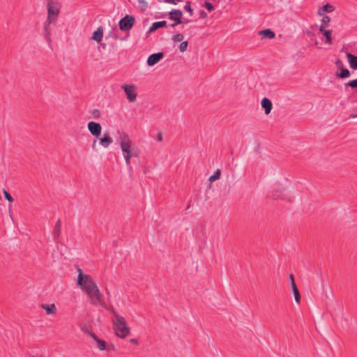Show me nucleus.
I'll list each match as a JSON object with an SVG mask.
<instances>
[{"label":"nucleus","mask_w":357,"mask_h":357,"mask_svg":"<svg viewBox=\"0 0 357 357\" xmlns=\"http://www.w3.org/2000/svg\"><path fill=\"white\" fill-rule=\"evenodd\" d=\"M77 285L88 296L90 303L93 305L105 307V303L101 298V293L93 280L88 274H84L80 268L78 269Z\"/></svg>","instance_id":"f257e3e1"},{"label":"nucleus","mask_w":357,"mask_h":357,"mask_svg":"<svg viewBox=\"0 0 357 357\" xmlns=\"http://www.w3.org/2000/svg\"><path fill=\"white\" fill-rule=\"evenodd\" d=\"M118 142L120 145L123 158L125 159L126 165L128 168L130 167V158L137 156V154L135 149L132 146V142L128 134L123 132H118Z\"/></svg>","instance_id":"f03ea898"},{"label":"nucleus","mask_w":357,"mask_h":357,"mask_svg":"<svg viewBox=\"0 0 357 357\" xmlns=\"http://www.w3.org/2000/svg\"><path fill=\"white\" fill-rule=\"evenodd\" d=\"M47 17L45 22V36L49 37L50 31L48 26L50 24L55 22L60 13V4L57 0H47Z\"/></svg>","instance_id":"7ed1b4c3"},{"label":"nucleus","mask_w":357,"mask_h":357,"mask_svg":"<svg viewBox=\"0 0 357 357\" xmlns=\"http://www.w3.org/2000/svg\"><path fill=\"white\" fill-rule=\"evenodd\" d=\"M112 314V323L116 335L121 338L126 337L130 333V328L126 324L123 317L119 315L113 308L110 310Z\"/></svg>","instance_id":"20e7f679"},{"label":"nucleus","mask_w":357,"mask_h":357,"mask_svg":"<svg viewBox=\"0 0 357 357\" xmlns=\"http://www.w3.org/2000/svg\"><path fill=\"white\" fill-rule=\"evenodd\" d=\"M121 87L124 91L126 98L130 102H133L136 100L137 93L136 86L134 84H123Z\"/></svg>","instance_id":"39448f33"},{"label":"nucleus","mask_w":357,"mask_h":357,"mask_svg":"<svg viewBox=\"0 0 357 357\" xmlns=\"http://www.w3.org/2000/svg\"><path fill=\"white\" fill-rule=\"evenodd\" d=\"M135 23V18L129 15H126L121 19L119 22V28L121 31H128L132 29Z\"/></svg>","instance_id":"423d86ee"},{"label":"nucleus","mask_w":357,"mask_h":357,"mask_svg":"<svg viewBox=\"0 0 357 357\" xmlns=\"http://www.w3.org/2000/svg\"><path fill=\"white\" fill-rule=\"evenodd\" d=\"M88 129L93 136H99L101 134L102 127L99 123L91 121L88 123Z\"/></svg>","instance_id":"0eeeda50"},{"label":"nucleus","mask_w":357,"mask_h":357,"mask_svg":"<svg viewBox=\"0 0 357 357\" xmlns=\"http://www.w3.org/2000/svg\"><path fill=\"white\" fill-rule=\"evenodd\" d=\"M290 283H291V287L294 296L295 301L297 303H300L301 302V294L298 291V289L297 288V286L296 284L294 275L292 274H290L289 275Z\"/></svg>","instance_id":"6e6552de"},{"label":"nucleus","mask_w":357,"mask_h":357,"mask_svg":"<svg viewBox=\"0 0 357 357\" xmlns=\"http://www.w3.org/2000/svg\"><path fill=\"white\" fill-rule=\"evenodd\" d=\"M164 56L162 52L155 53L151 54L147 59V64L149 66H153L158 63Z\"/></svg>","instance_id":"1a4fd4ad"},{"label":"nucleus","mask_w":357,"mask_h":357,"mask_svg":"<svg viewBox=\"0 0 357 357\" xmlns=\"http://www.w3.org/2000/svg\"><path fill=\"white\" fill-rule=\"evenodd\" d=\"M182 15L183 13L181 10L174 9L169 13V19L174 20L176 22V24H178L181 23Z\"/></svg>","instance_id":"9d476101"},{"label":"nucleus","mask_w":357,"mask_h":357,"mask_svg":"<svg viewBox=\"0 0 357 357\" xmlns=\"http://www.w3.org/2000/svg\"><path fill=\"white\" fill-rule=\"evenodd\" d=\"M89 336L96 342L98 348L100 351H104L107 349L105 341L98 338L94 333H89Z\"/></svg>","instance_id":"9b49d317"},{"label":"nucleus","mask_w":357,"mask_h":357,"mask_svg":"<svg viewBox=\"0 0 357 357\" xmlns=\"http://www.w3.org/2000/svg\"><path fill=\"white\" fill-rule=\"evenodd\" d=\"M272 102L267 98H264L261 100V107L264 109L266 114H269L272 109Z\"/></svg>","instance_id":"f8f14e48"},{"label":"nucleus","mask_w":357,"mask_h":357,"mask_svg":"<svg viewBox=\"0 0 357 357\" xmlns=\"http://www.w3.org/2000/svg\"><path fill=\"white\" fill-rule=\"evenodd\" d=\"M347 58L350 67L354 70H357V56L347 53Z\"/></svg>","instance_id":"ddd939ff"},{"label":"nucleus","mask_w":357,"mask_h":357,"mask_svg":"<svg viewBox=\"0 0 357 357\" xmlns=\"http://www.w3.org/2000/svg\"><path fill=\"white\" fill-rule=\"evenodd\" d=\"M333 7L328 3L319 8L317 15L319 16H324L325 13H330L333 12Z\"/></svg>","instance_id":"4468645a"},{"label":"nucleus","mask_w":357,"mask_h":357,"mask_svg":"<svg viewBox=\"0 0 357 357\" xmlns=\"http://www.w3.org/2000/svg\"><path fill=\"white\" fill-rule=\"evenodd\" d=\"M113 142L112 139L106 133L100 139V143L104 148H107Z\"/></svg>","instance_id":"2eb2a0df"},{"label":"nucleus","mask_w":357,"mask_h":357,"mask_svg":"<svg viewBox=\"0 0 357 357\" xmlns=\"http://www.w3.org/2000/svg\"><path fill=\"white\" fill-rule=\"evenodd\" d=\"M61 220L59 219L56 222V225L54 226V231H53V236H54L55 242H58L57 241L58 238L59 237V236L61 234Z\"/></svg>","instance_id":"dca6fc26"},{"label":"nucleus","mask_w":357,"mask_h":357,"mask_svg":"<svg viewBox=\"0 0 357 357\" xmlns=\"http://www.w3.org/2000/svg\"><path fill=\"white\" fill-rule=\"evenodd\" d=\"M41 307L45 310L47 314H55L56 311L55 304H42Z\"/></svg>","instance_id":"f3484780"},{"label":"nucleus","mask_w":357,"mask_h":357,"mask_svg":"<svg viewBox=\"0 0 357 357\" xmlns=\"http://www.w3.org/2000/svg\"><path fill=\"white\" fill-rule=\"evenodd\" d=\"M103 37V29L100 27L96 31H95L93 33L91 39L96 40L97 42H100Z\"/></svg>","instance_id":"a211bd4d"},{"label":"nucleus","mask_w":357,"mask_h":357,"mask_svg":"<svg viewBox=\"0 0 357 357\" xmlns=\"http://www.w3.org/2000/svg\"><path fill=\"white\" fill-rule=\"evenodd\" d=\"M165 25H166L165 21H159V22H153L151 24V26H150L148 32L152 33V32L156 31L158 29L165 26Z\"/></svg>","instance_id":"6ab92c4d"},{"label":"nucleus","mask_w":357,"mask_h":357,"mask_svg":"<svg viewBox=\"0 0 357 357\" xmlns=\"http://www.w3.org/2000/svg\"><path fill=\"white\" fill-rule=\"evenodd\" d=\"M339 70H340V72L336 73V76L337 77L344 79L349 77L351 75L350 71L347 68H345L344 67Z\"/></svg>","instance_id":"aec40b11"},{"label":"nucleus","mask_w":357,"mask_h":357,"mask_svg":"<svg viewBox=\"0 0 357 357\" xmlns=\"http://www.w3.org/2000/svg\"><path fill=\"white\" fill-rule=\"evenodd\" d=\"M325 37V43L327 44L332 43L331 31L324 29V31H319Z\"/></svg>","instance_id":"412c9836"},{"label":"nucleus","mask_w":357,"mask_h":357,"mask_svg":"<svg viewBox=\"0 0 357 357\" xmlns=\"http://www.w3.org/2000/svg\"><path fill=\"white\" fill-rule=\"evenodd\" d=\"M331 18L330 17L325 15L321 20V25L319 27V31H324L326 29L327 24L330 22Z\"/></svg>","instance_id":"4be33fe9"},{"label":"nucleus","mask_w":357,"mask_h":357,"mask_svg":"<svg viewBox=\"0 0 357 357\" xmlns=\"http://www.w3.org/2000/svg\"><path fill=\"white\" fill-rule=\"evenodd\" d=\"M259 34L265 38H268L270 39L273 38L275 36V33L269 29L261 31L259 32Z\"/></svg>","instance_id":"5701e85b"},{"label":"nucleus","mask_w":357,"mask_h":357,"mask_svg":"<svg viewBox=\"0 0 357 357\" xmlns=\"http://www.w3.org/2000/svg\"><path fill=\"white\" fill-rule=\"evenodd\" d=\"M349 86L352 89H354L356 90V91L357 92V79L351 80V81L347 82L344 84L345 90H347Z\"/></svg>","instance_id":"b1692460"},{"label":"nucleus","mask_w":357,"mask_h":357,"mask_svg":"<svg viewBox=\"0 0 357 357\" xmlns=\"http://www.w3.org/2000/svg\"><path fill=\"white\" fill-rule=\"evenodd\" d=\"M220 175H221L220 169H216V171L214 172V174L210 176L209 181L213 182V181L219 179L220 177Z\"/></svg>","instance_id":"393cba45"},{"label":"nucleus","mask_w":357,"mask_h":357,"mask_svg":"<svg viewBox=\"0 0 357 357\" xmlns=\"http://www.w3.org/2000/svg\"><path fill=\"white\" fill-rule=\"evenodd\" d=\"M138 6L142 11H144L148 8V3L146 0H138Z\"/></svg>","instance_id":"a878e982"},{"label":"nucleus","mask_w":357,"mask_h":357,"mask_svg":"<svg viewBox=\"0 0 357 357\" xmlns=\"http://www.w3.org/2000/svg\"><path fill=\"white\" fill-rule=\"evenodd\" d=\"M188 47V42L183 41L178 46V50L181 52H184L187 50Z\"/></svg>","instance_id":"bb28decb"},{"label":"nucleus","mask_w":357,"mask_h":357,"mask_svg":"<svg viewBox=\"0 0 357 357\" xmlns=\"http://www.w3.org/2000/svg\"><path fill=\"white\" fill-rule=\"evenodd\" d=\"M183 35L182 33H176V35H174L172 38V40L174 42H181L183 40Z\"/></svg>","instance_id":"cd10ccee"},{"label":"nucleus","mask_w":357,"mask_h":357,"mask_svg":"<svg viewBox=\"0 0 357 357\" xmlns=\"http://www.w3.org/2000/svg\"><path fill=\"white\" fill-rule=\"evenodd\" d=\"M3 194H4V196H5V198L10 202H14V199L13 197L8 192L7 190H3Z\"/></svg>","instance_id":"c85d7f7f"},{"label":"nucleus","mask_w":357,"mask_h":357,"mask_svg":"<svg viewBox=\"0 0 357 357\" xmlns=\"http://www.w3.org/2000/svg\"><path fill=\"white\" fill-rule=\"evenodd\" d=\"M184 10L190 13V15L192 16L193 14V10L190 7V5L189 3H187L185 6H184Z\"/></svg>","instance_id":"c756f323"},{"label":"nucleus","mask_w":357,"mask_h":357,"mask_svg":"<svg viewBox=\"0 0 357 357\" xmlns=\"http://www.w3.org/2000/svg\"><path fill=\"white\" fill-rule=\"evenodd\" d=\"M335 64L338 69L344 68L343 62L340 59L336 60Z\"/></svg>","instance_id":"7c9ffc66"},{"label":"nucleus","mask_w":357,"mask_h":357,"mask_svg":"<svg viewBox=\"0 0 357 357\" xmlns=\"http://www.w3.org/2000/svg\"><path fill=\"white\" fill-rule=\"evenodd\" d=\"M204 6L209 11H212L213 10V6L209 2H205Z\"/></svg>","instance_id":"2f4dec72"},{"label":"nucleus","mask_w":357,"mask_h":357,"mask_svg":"<svg viewBox=\"0 0 357 357\" xmlns=\"http://www.w3.org/2000/svg\"><path fill=\"white\" fill-rule=\"evenodd\" d=\"M164 1L170 4L176 5L177 2L180 1V0H164Z\"/></svg>","instance_id":"473e14b6"},{"label":"nucleus","mask_w":357,"mask_h":357,"mask_svg":"<svg viewBox=\"0 0 357 357\" xmlns=\"http://www.w3.org/2000/svg\"><path fill=\"white\" fill-rule=\"evenodd\" d=\"M82 331L84 332V333L87 334L89 335V333H93L92 332H91L89 329H87L86 328H82Z\"/></svg>","instance_id":"72a5a7b5"},{"label":"nucleus","mask_w":357,"mask_h":357,"mask_svg":"<svg viewBox=\"0 0 357 357\" xmlns=\"http://www.w3.org/2000/svg\"><path fill=\"white\" fill-rule=\"evenodd\" d=\"M200 15L202 17H206L207 15L204 10H201Z\"/></svg>","instance_id":"f704fd0d"},{"label":"nucleus","mask_w":357,"mask_h":357,"mask_svg":"<svg viewBox=\"0 0 357 357\" xmlns=\"http://www.w3.org/2000/svg\"><path fill=\"white\" fill-rule=\"evenodd\" d=\"M130 342L131 343H133V344H138L137 340L136 339H135V338L130 339Z\"/></svg>","instance_id":"c9c22d12"},{"label":"nucleus","mask_w":357,"mask_h":357,"mask_svg":"<svg viewBox=\"0 0 357 357\" xmlns=\"http://www.w3.org/2000/svg\"><path fill=\"white\" fill-rule=\"evenodd\" d=\"M162 139V137L161 133H158V141H161Z\"/></svg>","instance_id":"e433bc0d"},{"label":"nucleus","mask_w":357,"mask_h":357,"mask_svg":"<svg viewBox=\"0 0 357 357\" xmlns=\"http://www.w3.org/2000/svg\"><path fill=\"white\" fill-rule=\"evenodd\" d=\"M272 197L273 199H278V198L281 197L280 195H275V194H273Z\"/></svg>","instance_id":"4c0bfd02"},{"label":"nucleus","mask_w":357,"mask_h":357,"mask_svg":"<svg viewBox=\"0 0 357 357\" xmlns=\"http://www.w3.org/2000/svg\"><path fill=\"white\" fill-rule=\"evenodd\" d=\"M350 117H351V118H356V117H357V115L351 114V115L350 116Z\"/></svg>","instance_id":"58836bf2"},{"label":"nucleus","mask_w":357,"mask_h":357,"mask_svg":"<svg viewBox=\"0 0 357 357\" xmlns=\"http://www.w3.org/2000/svg\"><path fill=\"white\" fill-rule=\"evenodd\" d=\"M96 140L95 139V140L93 141V146L95 145V144H96Z\"/></svg>","instance_id":"ea45409f"},{"label":"nucleus","mask_w":357,"mask_h":357,"mask_svg":"<svg viewBox=\"0 0 357 357\" xmlns=\"http://www.w3.org/2000/svg\"><path fill=\"white\" fill-rule=\"evenodd\" d=\"M176 24V22H174V24L172 25V26H175Z\"/></svg>","instance_id":"a19ab883"},{"label":"nucleus","mask_w":357,"mask_h":357,"mask_svg":"<svg viewBox=\"0 0 357 357\" xmlns=\"http://www.w3.org/2000/svg\"><path fill=\"white\" fill-rule=\"evenodd\" d=\"M95 112H94V114H96V112H97V113H99V112H98V110H96Z\"/></svg>","instance_id":"79ce46f5"},{"label":"nucleus","mask_w":357,"mask_h":357,"mask_svg":"<svg viewBox=\"0 0 357 357\" xmlns=\"http://www.w3.org/2000/svg\"><path fill=\"white\" fill-rule=\"evenodd\" d=\"M95 112H94V114H96V112H97V113H99V112H98V110H96Z\"/></svg>","instance_id":"37998d69"}]
</instances>
